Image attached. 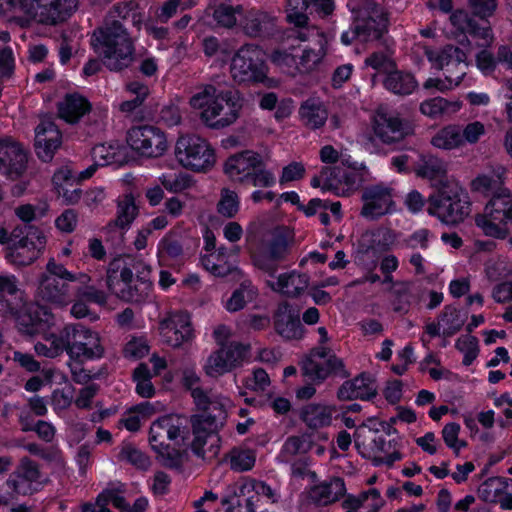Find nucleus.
Here are the masks:
<instances>
[{
    "instance_id": "1",
    "label": "nucleus",
    "mask_w": 512,
    "mask_h": 512,
    "mask_svg": "<svg viewBox=\"0 0 512 512\" xmlns=\"http://www.w3.org/2000/svg\"><path fill=\"white\" fill-rule=\"evenodd\" d=\"M138 8V3L133 0L115 3L92 33L91 45L110 71L120 72L135 59L134 39L126 23L131 20L134 26L140 25L142 19Z\"/></svg>"
},
{
    "instance_id": "2",
    "label": "nucleus",
    "mask_w": 512,
    "mask_h": 512,
    "mask_svg": "<svg viewBox=\"0 0 512 512\" xmlns=\"http://www.w3.org/2000/svg\"><path fill=\"white\" fill-rule=\"evenodd\" d=\"M192 418L180 414H168L152 422L149 429V444L156 453L157 461L165 468L183 473L189 463L188 446L171 447L167 441L178 444L190 437Z\"/></svg>"
},
{
    "instance_id": "3",
    "label": "nucleus",
    "mask_w": 512,
    "mask_h": 512,
    "mask_svg": "<svg viewBox=\"0 0 512 512\" xmlns=\"http://www.w3.org/2000/svg\"><path fill=\"white\" fill-rule=\"evenodd\" d=\"M242 108L243 98L238 91H219L212 85H202L194 92V109L209 128L223 129L234 124Z\"/></svg>"
},
{
    "instance_id": "4",
    "label": "nucleus",
    "mask_w": 512,
    "mask_h": 512,
    "mask_svg": "<svg viewBox=\"0 0 512 512\" xmlns=\"http://www.w3.org/2000/svg\"><path fill=\"white\" fill-rule=\"evenodd\" d=\"M226 403L227 399L218 407L203 391L194 389V404L202 410L200 414L194 415V455L202 460L214 457L217 453L215 444L218 441V418L223 417Z\"/></svg>"
},
{
    "instance_id": "5",
    "label": "nucleus",
    "mask_w": 512,
    "mask_h": 512,
    "mask_svg": "<svg viewBox=\"0 0 512 512\" xmlns=\"http://www.w3.org/2000/svg\"><path fill=\"white\" fill-rule=\"evenodd\" d=\"M230 72L238 83H261L276 87L278 81L268 76L264 52L257 45H243L232 57Z\"/></svg>"
},
{
    "instance_id": "6",
    "label": "nucleus",
    "mask_w": 512,
    "mask_h": 512,
    "mask_svg": "<svg viewBox=\"0 0 512 512\" xmlns=\"http://www.w3.org/2000/svg\"><path fill=\"white\" fill-rule=\"evenodd\" d=\"M475 223L484 235L505 239L512 227V193L504 189L486 205L484 213L477 215Z\"/></svg>"
},
{
    "instance_id": "7",
    "label": "nucleus",
    "mask_w": 512,
    "mask_h": 512,
    "mask_svg": "<svg viewBox=\"0 0 512 512\" xmlns=\"http://www.w3.org/2000/svg\"><path fill=\"white\" fill-rule=\"evenodd\" d=\"M293 243L291 234L284 228H277L260 244L250 248L253 265L272 276L279 262L286 259Z\"/></svg>"
},
{
    "instance_id": "8",
    "label": "nucleus",
    "mask_w": 512,
    "mask_h": 512,
    "mask_svg": "<svg viewBox=\"0 0 512 512\" xmlns=\"http://www.w3.org/2000/svg\"><path fill=\"white\" fill-rule=\"evenodd\" d=\"M427 211L442 223L454 225L462 222L469 215L470 202L464 190L455 184L431 196Z\"/></svg>"
},
{
    "instance_id": "9",
    "label": "nucleus",
    "mask_w": 512,
    "mask_h": 512,
    "mask_svg": "<svg viewBox=\"0 0 512 512\" xmlns=\"http://www.w3.org/2000/svg\"><path fill=\"white\" fill-rule=\"evenodd\" d=\"M387 21L384 9L374 2L367 1L358 11L354 28L343 32L341 41L349 45L355 39L363 42L379 39L386 30Z\"/></svg>"
},
{
    "instance_id": "10",
    "label": "nucleus",
    "mask_w": 512,
    "mask_h": 512,
    "mask_svg": "<svg viewBox=\"0 0 512 512\" xmlns=\"http://www.w3.org/2000/svg\"><path fill=\"white\" fill-rule=\"evenodd\" d=\"M68 356L74 361L99 359L104 355L99 334L81 324L68 325Z\"/></svg>"
},
{
    "instance_id": "11",
    "label": "nucleus",
    "mask_w": 512,
    "mask_h": 512,
    "mask_svg": "<svg viewBox=\"0 0 512 512\" xmlns=\"http://www.w3.org/2000/svg\"><path fill=\"white\" fill-rule=\"evenodd\" d=\"M249 344L231 342L228 346L213 351L205 361L203 369L210 377H220L243 365L248 359Z\"/></svg>"
},
{
    "instance_id": "12",
    "label": "nucleus",
    "mask_w": 512,
    "mask_h": 512,
    "mask_svg": "<svg viewBox=\"0 0 512 512\" xmlns=\"http://www.w3.org/2000/svg\"><path fill=\"white\" fill-rule=\"evenodd\" d=\"M127 143L136 153L147 158H158L168 149L165 133L152 125H141L130 128L127 132Z\"/></svg>"
},
{
    "instance_id": "13",
    "label": "nucleus",
    "mask_w": 512,
    "mask_h": 512,
    "mask_svg": "<svg viewBox=\"0 0 512 512\" xmlns=\"http://www.w3.org/2000/svg\"><path fill=\"white\" fill-rule=\"evenodd\" d=\"M361 202L360 215L367 220H377L396 211L393 189L383 183L364 187Z\"/></svg>"
},
{
    "instance_id": "14",
    "label": "nucleus",
    "mask_w": 512,
    "mask_h": 512,
    "mask_svg": "<svg viewBox=\"0 0 512 512\" xmlns=\"http://www.w3.org/2000/svg\"><path fill=\"white\" fill-rule=\"evenodd\" d=\"M162 341L172 348H180L192 338L190 313L185 310L167 312L158 323Z\"/></svg>"
},
{
    "instance_id": "15",
    "label": "nucleus",
    "mask_w": 512,
    "mask_h": 512,
    "mask_svg": "<svg viewBox=\"0 0 512 512\" xmlns=\"http://www.w3.org/2000/svg\"><path fill=\"white\" fill-rule=\"evenodd\" d=\"M296 38L301 41L314 40V46H305L298 59L296 71L311 73L318 69L327 54V39L323 32L315 26L305 27L297 31Z\"/></svg>"
},
{
    "instance_id": "16",
    "label": "nucleus",
    "mask_w": 512,
    "mask_h": 512,
    "mask_svg": "<svg viewBox=\"0 0 512 512\" xmlns=\"http://www.w3.org/2000/svg\"><path fill=\"white\" fill-rule=\"evenodd\" d=\"M385 429V424L379 422L377 419L371 418L368 419L366 423H364L361 427H359L356 431L355 444L360 453L365 457H373L381 463H386L388 465L393 464L395 461L401 459V453L399 451H393L389 453L387 451V442L383 437H373L371 439V443L369 445H365L360 441V437L365 434L366 430L368 432H378L380 430Z\"/></svg>"
},
{
    "instance_id": "17",
    "label": "nucleus",
    "mask_w": 512,
    "mask_h": 512,
    "mask_svg": "<svg viewBox=\"0 0 512 512\" xmlns=\"http://www.w3.org/2000/svg\"><path fill=\"white\" fill-rule=\"evenodd\" d=\"M343 362L328 346H318L311 350L302 361V371L313 381H323L333 372H340Z\"/></svg>"
},
{
    "instance_id": "18",
    "label": "nucleus",
    "mask_w": 512,
    "mask_h": 512,
    "mask_svg": "<svg viewBox=\"0 0 512 512\" xmlns=\"http://www.w3.org/2000/svg\"><path fill=\"white\" fill-rule=\"evenodd\" d=\"M28 156L23 147L10 138L0 140V173L11 180L20 178L27 169Z\"/></svg>"
},
{
    "instance_id": "19",
    "label": "nucleus",
    "mask_w": 512,
    "mask_h": 512,
    "mask_svg": "<svg viewBox=\"0 0 512 512\" xmlns=\"http://www.w3.org/2000/svg\"><path fill=\"white\" fill-rule=\"evenodd\" d=\"M62 135L57 125L49 118L41 120L35 129V151L39 159L49 162L61 146Z\"/></svg>"
},
{
    "instance_id": "20",
    "label": "nucleus",
    "mask_w": 512,
    "mask_h": 512,
    "mask_svg": "<svg viewBox=\"0 0 512 512\" xmlns=\"http://www.w3.org/2000/svg\"><path fill=\"white\" fill-rule=\"evenodd\" d=\"M41 478L39 465L28 457H23L17 469L9 476L6 484L15 495H32L35 489L33 482Z\"/></svg>"
},
{
    "instance_id": "21",
    "label": "nucleus",
    "mask_w": 512,
    "mask_h": 512,
    "mask_svg": "<svg viewBox=\"0 0 512 512\" xmlns=\"http://www.w3.org/2000/svg\"><path fill=\"white\" fill-rule=\"evenodd\" d=\"M424 53L431 66L445 73H459V69L465 71L466 53L454 46H446L443 49H431L426 47Z\"/></svg>"
},
{
    "instance_id": "22",
    "label": "nucleus",
    "mask_w": 512,
    "mask_h": 512,
    "mask_svg": "<svg viewBox=\"0 0 512 512\" xmlns=\"http://www.w3.org/2000/svg\"><path fill=\"white\" fill-rule=\"evenodd\" d=\"M151 269L143 265L135 274L131 281L124 287L118 289L115 294L117 298L129 303L140 304L145 302L151 293L152 281L150 280Z\"/></svg>"
},
{
    "instance_id": "23",
    "label": "nucleus",
    "mask_w": 512,
    "mask_h": 512,
    "mask_svg": "<svg viewBox=\"0 0 512 512\" xmlns=\"http://www.w3.org/2000/svg\"><path fill=\"white\" fill-rule=\"evenodd\" d=\"M143 265L144 263L141 261H127V259L121 256L112 259L106 270V286L108 290L115 295L118 289L131 281L133 274Z\"/></svg>"
},
{
    "instance_id": "24",
    "label": "nucleus",
    "mask_w": 512,
    "mask_h": 512,
    "mask_svg": "<svg viewBox=\"0 0 512 512\" xmlns=\"http://www.w3.org/2000/svg\"><path fill=\"white\" fill-rule=\"evenodd\" d=\"M262 164L261 156L253 151H244L227 159L225 174L233 181L244 182L250 179L253 171Z\"/></svg>"
},
{
    "instance_id": "25",
    "label": "nucleus",
    "mask_w": 512,
    "mask_h": 512,
    "mask_svg": "<svg viewBox=\"0 0 512 512\" xmlns=\"http://www.w3.org/2000/svg\"><path fill=\"white\" fill-rule=\"evenodd\" d=\"M478 492L484 501L497 503L503 509H512V479L491 477L481 484Z\"/></svg>"
},
{
    "instance_id": "26",
    "label": "nucleus",
    "mask_w": 512,
    "mask_h": 512,
    "mask_svg": "<svg viewBox=\"0 0 512 512\" xmlns=\"http://www.w3.org/2000/svg\"><path fill=\"white\" fill-rule=\"evenodd\" d=\"M274 324L276 332L284 339L299 340L304 336V328L298 313L286 303L278 307Z\"/></svg>"
},
{
    "instance_id": "27",
    "label": "nucleus",
    "mask_w": 512,
    "mask_h": 512,
    "mask_svg": "<svg viewBox=\"0 0 512 512\" xmlns=\"http://www.w3.org/2000/svg\"><path fill=\"white\" fill-rule=\"evenodd\" d=\"M266 281L267 285L275 292L287 297H296L300 295L308 287V277L305 274L296 271L286 272Z\"/></svg>"
},
{
    "instance_id": "28",
    "label": "nucleus",
    "mask_w": 512,
    "mask_h": 512,
    "mask_svg": "<svg viewBox=\"0 0 512 512\" xmlns=\"http://www.w3.org/2000/svg\"><path fill=\"white\" fill-rule=\"evenodd\" d=\"M67 282L55 276H41L38 295L43 301L59 306L67 305L70 302V289Z\"/></svg>"
},
{
    "instance_id": "29",
    "label": "nucleus",
    "mask_w": 512,
    "mask_h": 512,
    "mask_svg": "<svg viewBox=\"0 0 512 512\" xmlns=\"http://www.w3.org/2000/svg\"><path fill=\"white\" fill-rule=\"evenodd\" d=\"M377 393L374 379L367 374H361L351 381H346L339 388L337 396L340 400L362 399L369 400Z\"/></svg>"
},
{
    "instance_id": "30",
    "label": "nucleus",
    "mask_w": 512,
    "mask_h": 512,
    "mask_svg": "<svg viewBox=\"0 0 512 512\" xmlns=\"http://www.w3.org/2000/svg\"><path fill=\"white\" fill-rule=\"evenodd\" d=\"M77 7V0H52L39 5L35 16L38 22L46 25H56L65 21Z\"/></svg>"
},
{
    "instance_id": "31",
    "label": "nucleus",
    "mask_w": 512,
    "mask_h": 512,
    "mask_svg": "<svg viewBox=\"0 0 512 512\" xmlns=\"http://www.w3.org/2000/svg\"><path fill=\"white\" fill-rule=\"evenodd\" d=\"M335 407L321 403H309L299 411L301 421L312 430L325 428L331 425Z\"/></svg>"
},
{
    "instance_id": "32",
    "label": "nucleus",
    "mask_w": 512,
    "mask_h": 512,
    "mask_svg": "<svg viewBox=\"0 0 512 512\" xmlns=\"http://www.w3.org/2000/svg\"><path fill=\"white\" fill-rule=\"evenodd\" d=\"M373 130L375 135L387 144L399 141L406 135L402 121L398 117L380 112L375 116Z\"/></svg>"
},
{
    "instance_id": "33",
    "label": "nucleus",
    "mask_w": 512,
    "mask_h": 512,
    "mask_svg": "<svg viewBox=\"0 0 512 512\" xmlns=\"http://www.w3.org/2000/svg\"><path fill=\"white\" fill-rule=\"evenodd\" d=\"M239 253V247H233L230 250L225 247H220L217 251L201 256L200 262L204 269L212 275L223 277L229 274L233 269L232 264L228 261V257L230 255L237 256Z\"/></svg>"
},
{
    "instance_id": "34",
    "label": "nucleus",
    "mask_w": 512,
    "mask_h": 512,
    "mask_svg": "<svg viewBox=\"0 0 512 512\" xmlns=\"http://www.w3.org/2000/svg\"><path fill=\"white\" fill-rule=\"evenodd\" d=\"M57 106L59 117L70 124L77 123L91 110L90 102L78 93L67 94Z\"/></svg>"
},
{
    "instance_id": "35",
    "label": "nucleus",
    "mask_w": 512,
    "mask_h": 512,
    "mask_svg": "<svg viewBox=\"0 0 512 512\" xmlns=\"http://www.w3.org/2000/svg\"><path fill=\"white\" fill-rule=\"evenodd\" d=\"M345 493L344 480L337 477L315 485L310 491V498L316 504L326 506L338 501Z\"/></svg>"
},
{
    "instance_id": "36",
    "label": "nucleus",
    "mask_w": 512,
    "mask_h": 512,
    "mask_svg": "<svg viewBox=\"0 0 512 512\" xmlns=\"http://www.w3.org/2000/svg\"><path fill=\"white\" fill-rule=\"evenodd\" d=\"M462 107L463 102L459 99L448 100L438 96L422 101L419 109L424 116L430 119H439L458 113Z\"/></svg>"
},
{
    "instance_id": "37",
    "label": "nucleus",
    "mask_w": 512,
    "mask_h": 512,
    "mask_svg": "<svg viewBox=\"0 0 512 512\" xmlns=\"http://www.w3.org/2000/svg\"><path fill=\"white\" fill-rule=\"evenodd\" d=\"M312 447L313 436L311 433L290 436L283 443L276 460L278 463L288 464L297 455L308 453Z\"/></svg>"
},
{
    "instance_id": "38",
    "label": "nucleus",
    "mask_w": 512,
    "mask_h": 512,
    "mask_svg": "<svg viewBox=\"0 0 512 512\" xmlns=\"http://www.w3.org/2000/svg\"><path fill=\"white\" fill-rule=\"evenodd\" d=\"M137 214L138 208L135 204L134 197L131 194L125 195L123 199L118 201L117 217L107 225L106 231L108 233H118L119 237L122 239L123 232L118 231V229L123 230L128 228L136 218Z\"/></svg>"
},
{
    "instance_id": "39",
    "label": "nucleus",
    "mask_w": 512,
    "mask_h": 512,
    "mask_svg": "<svg viewBox=\"0 0 512 512\" xmlns=\"http://www.w3.org/2000/svg\"><path fill=\"white\" fill-rule=\"evenodd\" d=\"M361 168H364L363 164L358 163L357 170ZM333 169H337L333 174V182H328L326 186L332 188V193L340 197H347L358 189L362 180L356 172V169L343 173L339 167H333Z\"/></svg>"
},
{
    "instance_id": "40",
    "label": "nucleus",
    "mask_w": 512,
    "mask_h": 512,
    "mask_svg": "<svg viewBox=\"0 0 512 512\" xmlns=\"http://www.w3.org/2000/svg\"><path fill=\"white\" fill-rule=\"evenodd\" d=\"M299 117L306 127L319 129L326 123L328 112L320 100L307 99L299 108Z\"/></svg>"
},
{
    "instance_id": "41",
    "label": "nucleus",
    "mask_w": 512,
    "mask_h": 512,
    "mask_svg": "<svg viewBox=\"0 0 512 512\" xmlns=\"http://www.w3.org/2000/svg\"><path fill=\"white\" fill-rule=\"evenodd\" d=\"M414 170L417 176L435 183H442L447 176V164L432 155L421 156Z\"/></svg>"
},
{
    "instance_id": "42",
    "label": "nucleus",
    "mask_w": 512,
    "mask_h": 512,
    "mask_svg": "<svg viewBox=\"0 0 512 512\" xmlns=\"http://www.w3.org/2000/svg\"><path fill=\"white\" fill-rule=\"evenodd\" d=\"M274 18L266 12L252 10L244 18L242 27L245 34L250 37H259L269 34L274 28Z\"/></svg>"
},
{
    "instance_id": "43",
    "label": "nucleus",
    "mask_w": 512,
    "mask_h": 512,
    "mask_svg": "<svg viewBox=\"0 0 512 512\" xmlns=\"http://www.w3.org/2000/svg\"><path fill=\"white\" fill-rule=\"evenodd\" d=\"M209 9L217 25L224 28H232L237 23V16L242 14L241 5H232L229 0H212Z\"/></svg>"
},
{
    "instance_id": "44",
    "label": "nucleus",
    "mask_w": 512,
    "mask_h": 512,
    "mask_svg": "<svg viewBox=\"0 0 512 512\" xmlns=\"http://www.w3.org/2000/svg\"><path fill=\"white\" fill-rule=\"evenodd\" d=\"M431 144L441 150H456L463 147L461 127L450 124L441 128L431 139Z\"/></svg>"
},
{
    "instance_id": "45",
    "label": "nucleus",
    "mask_w": 512,
    "mask_h": 512,
    "mask_svg": "<svg viewBox=\"0 0 512 512\" xmlns=\"http://www.w3.org/2000/svg\"><path fill=\"white\" fill-rule=\"evenodd\" d=\"M384 87L394 94L408 95L417 87V81L411 73L395 68L384 79Z\"/></svg>"
},
{
    "instance_id": "46",
    "label": "nucleus",
    "mask_w": 512,
    "mask_h": 512,
    "mask_svg": "<svg viewBox=\"0 0 512 512\" xmlns=\"http://www.w3.org/2000/svg\"><path fill=\"white\" fill-rule=\"evenodd\" d=\"M216 154L210 143L194 137V172H207L214 167Z\"/></svg>"
},
{
    "instance_id": "47",
    "label": "nucleus",
    "mask_w": 512,
    "mask_h": 512,
    "mask_svg": "<svg viewBox=\"0 0 512 512\" xmlns=\"http://www.w3.org/2000/svg\"><path fill=\"white\" fill-rule=\"evenodd\" d=\"M257 296V290L248 280L241 283L225 303L229 312H237L243 309L247 303L253 301Z\"/></svg>"
},
{
    "instance_id": "48",
    "label": "nucleus",
    "mask_w": 512,
    "mask_h": 512,
    "mask_svg": "<svg viewBox=\"0 0 512 512\" xmlns=\"http://www.w3.org/2000/svg\"><path fill=\"white\" fill-rule=\"evenodd\" d=\"M133 381L136 383V392L143 398H151L155 394V387L151 379L154 377L146 363H140L133 371Z\"/></svg>"
},
{
    "instance_id": "49",
    "label": "nucleus",
    "mask_w": 512,
    "mask_h": 512,
    "mask_svg": "<svg viewBox=\"0 0 512 512\" xmlns=\"http://www.w3.org/2000/svg\"><path fill=\"white\" fill-rule=\"evenodd\" d=\"M40 251L35 246L19 244L8 247L6 258L17 266H27L39 257Z\"/></svg>"
},
{
    "instance_id": "50",
    "label": "nucleus",
    "mask_w": 512,
    "mask_h": 512,
    "mask_svg": "<svg viewBox=\"0 0 512 512\" xmlns=\"http://www.w3.org/2000/svg\"><path fill=\"white\" fill-rule=\"evenodd\" d=\"M465 74L466 71L459 69V73H445V78L443 79L431 77L424 82L423 87L445 93L459 86Z\"/></svg>"
},
{
    "instance_id": "51",
    "label": "nucleus",
    "mask_w": 512,
    "mask_h": 512,
    "mask_svg": "<svg viewBox=\"0 0 512 512\" xmlns=\"http://www.w3.org/2000/svg\"><path fill=\"white\" fill-rule=\"evenodd\" d=\"M118 458L141 470H147L151 465L150 457L130 443L122 446Z\"/></svg>"
},
{
    "instance_id": "52",
    "label": "nucleus",
    "mask_w": 512,
    "mask_h": 512,
    "mask_svg": "<svg viewBox=\"0 0 512 512\" xmlns=\"http://www.w3.org/2000/svg\"><path fill=\"white\" fill-rule=\"evenodd\" d=\"M308 0H288L286 6L287 20L298 28H304L307 24L308 17L306 10L308 8Z\"/></svg>"
},
{
    "instance_id": "53",
    "label": "nucleus",
    "mask_w": 512,
    "mask_h": 512,
    "mask_svg": "<svg viewBox=\"0 0 512 512\" xmlns=\"http://www.w3.org/2000/svg\"><path fill=\"white\" fill-rule=\"evenodd\" d=\"M175 159L180 166L192 168V138L189 135H180L174 149Z\"/></svg>"
},
{
    "instance_id": "54",
    "label": "nucleus",
    "mask_w": 512,
    "mask_h": 512,
    "mask_svg": "<svg viewBox=\"0 0 512 512\" xmlns=\"http://www.w3.org/2000/svg\"><path fill=\"white\" fill-rule=\"evenodd\" d=\"M364 66L387 76L395 68V63L386 52H374L366 57Z\"/></svg>"
},
{
    "instance_id": "55",
    "label": "nucleus",
    "mask_w": 512,
    "mask_h": 512,
    "mask_svg": "<svg viewBox=\"0 0 512 512\" xmlns=\"http://www.w3.org/2000/svg\"><path fill=\"white\" fill-rule=\"evenodd\" d=\"M460 431L461 427L458 423L450 422L443 427L441 432L446 446L452 449L456 454H458L462 448L466 447V442L459 439Z\"/></svg>"
},
{
    "instance_id": "56",
    "label": "nucleus",
    "mask_w": 512,
    "mask_h": 512,
    "mask_svg": "<svg viewBox=\"0 0 512 512\" xmlns=\"http://www.w3.org/2000/svg\"><path fill=\"white\" fill-rule=\"evenodd\" d=\"M239 211L238 195L229 189H223L218 203V212L227 218H233Z\"/></svg>"
},
{
    "instance_id": "57",
    "label": "nucleus",
    "mask_w": 512,
    "mask_h": 512,
    "mask_svg": "<svg viewBox=\"0 0 512 512\" xmlns=\"http://www.w3.org/2000/svg\"><path fill=\"white\" fill-rule=\"evenodd\" d=\"M456 348L463 353V364L469 366L478 355V341L472 335H463L456 341Z\"/></svg>"
},
{
    "instance_id": "58",
    "label": "nucleus",
    "mask_w": 512,
    "mask_h": 512,
    "mask_svg": "<svg viewBox=\"0 0 512 512\" xmlns=\"http://www.w3.org/2000/svg\"><path fill=\"white\" fill-rule=\"evenodd\" d=\"M254 479H242L229 485L223 499L224 504H234V500L254 491Z\"/></svg>"
},
{
    "instance_id": "59",
    "label": "nucleus",
    "mask_w": 512,
    "mask_h": 512,
    "mask_svg": "<svg viewBox=\"0 0 512 512\" xmlns=\"http://www.w3.org/2000/svg\"><path fill=\"white\" fill-rule=\"evenodd\" d=\"M320 159L323 163H341L350 169H357L358 162L353 161L350 156L340 154L333 146L325 145L320 150Z\"/></svg>"
},
{
    "instance_id": "60",
    "label": "nucleus",
    "mask_w": 512,
    "mask_h": 512,
    "mask_svg": "<svg viewBox=\"0 0 512 512\" xmlns=\"http://www.w3.org/2000/svg\"><path fill=\"white\" fill-rule=\"evenodd\" d=\"M356 499L360 500L362 508H365L367 512H379L385 504L384 498L376 488L360 493Z\"/></svg>"
},
{
    "instance_id": "61",
    "label": "nucleus",
    "mask_w": 512,
    "mask_h": 512,
    "mask_svg": "<svg viewBox=\"0 0 512 512\" xmlns=\"http://www.w3.org/2000/svg\"><path fill=\"white\" fill-rule=\"evenodd\" d=\"M439 321L444 326V331L447 334L457 332L463 325V321L459 318V311L451 306L444 308Z\"/></svg>"
},
{
    "instance_id": "62",
    "label": "nucleus",
    "mask_w": 512,
    "mask_h": 512,
    "mask_svg": "<svg viewBox=\"0 0 512 512\" xmlns=\"http://www.w3.org/2000/svg\"><path fill=\"white\" fill-rule=\"evenodd\" d=\"M462 131V144H476L485 135L486 127L481 121H472L466 124Z\"/></svg>"
},
{
    "instance_id": "63",
    "label": "nucleus",
    "mask_w": 512,
    "mask_h": 512,
    "mask_svg": "<svg viewBox=\"0 0 512 512\" xmlns=\"http://www.w3.org/2000/svg\"><path fill=\"white\" fill-rule=\"evenodd\" d=\"M435 238V235L427 228H419L415 230L406 239V244L412 249H427L431 240Z\"/></svg>"
},
{
    "instance_id": "64",
    "label": "nucleus",
    "mask_w": 512,
    "mask_h": 512,
    "mask_svg": "<svg viewBox=\"0 0 512 512\" xmlns=\"http://www.w3.org/2000/svg\"><path fill=\"white\" fill-rule=\"evenodd\" d=\"M92 157L100 166L109 165L117 161L116 148L113 145H96L92 149Z\"/></svg>"
}]
</instances>
